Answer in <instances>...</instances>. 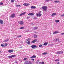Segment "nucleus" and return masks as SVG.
I'll use <instances>...</instances> for the list:
<instances>
[{
    "label": "nucleus",
    "mask_w": 64,
    "mask_h": 64,
    "mask_svg": "<svg viewBox=\"0 0 64 64\" xmlns=\"http://www.w3.org/2000/svg\"><path fill=\"white\" fill-rule=\"evenodd\" d=\"M60 64V62H58V63L57 64Z\"/></svg>",
    "instance_id": "55"
},
{
    "label": "nucleus",
    "mask_w": 64,
    "mask_h": 64,
    "mask_svg": "<svg viewBox=\"0 0 64 64\" xmlns=\"http://www.w3.org/2000/svg\"><path fill=\"white\" fill-rule=\"evenodd\" d=\"M38 63L39 64H44V62H42L41 63L40 62H38Z\"/></svg>",
    "instance_id": "13"
},
{
    "label": "nucleus",
    "mask_w": 64,
    "mask_h": 64,
    "mask_svg": "<svg viewBox=\"0 0 64 64\" xmlns=\"http://www.w3.org/2000/svg\"><path fill=\"white\" fill-rule=\"evenodd\" d=\"M20 6H20V5H16V7H20Z\"/></svg>",
    "instance_id": "23"
},
{
    "label": "nucleus",
    "mask_w": 64,
    "mask_h": 64,
    "mask_svg": "<svg viewBox=\"0 0 64 64\" xmlns=\"http://www.w3.org/2000/svg\"><path fill=\"white\" fill-rule=\"evenodd\" d=\"M13 50H10L8 51V52L9 53H12V52H13Z\"/></svg>",
    "instance_id": "6"
},
{
    "label": "nucleus",
    "mask_w": 64,
    "mask_h": 64,
    "mask_svg": "<svg viewBox=\"0 0 64 64\" xmlns=\"http://www.w3.org/2000/svg\"><path fill=\"white\" fill-rule=\"evenodd\" d=\"M37 36L35 35L34 36V38H37Z\"/></svg>",
    "instance_id": "25"
},
{
    "label": "nucleus",
    "mask_w": 64,
    "mask_h": 64,
    "mask_svg": "<svg viewBox=\"0 0 64 64\" xmlns=\"http://www.w3.org/2000/svg\"><path fill=\"white\" fill-rule=\"evenodd\" d=\"M32 62L31 61H30L29 62H28V64H32Z\"/></svg>",
    "instance_id": "20"
},
{
    "label": "nucleus",
    "mask_w": 64,
    "mask_h": 64,
    "mask_svg": "<svg viewBox=\"0 0 64 64\" xmlns=\"http://www.w3.org/2000/svg\"><path fill=\"white\" fill-rule=\"evenodd\" d=\"M57 33H58V32H54L53 33V34H57Z\"/></svg>",
    "instance_id": "39"
},
{
    "label": "nucleus",
    "mask_w": 64,
    "mask_h": 64,
    "mask_svg": "<svg viewBox=\"0 0 64 64\" xmlns=\"http://www.w3.org/2000/svg\"><path fill=\"white\" fill-rule=\"evenodd\" d=\"M24 64H26L25 63Z\"/></svg>",
    "instance_id": "62"
},
{
    "label": "nucleus",
    "mask_w": 64,
    "mask_h": 64,
    "mask_svg": "<svg viewBox=\"0 0 64 64\" xmlns=\"http://www.w3.org/2000/svg\"><path fill=\"white\" fill-rule=\"evenodd\" d=\"M18 23H19V24H20V25H23V24H24V22H22V21H20V22H18Z\"/></svg>",
    "instance_id": "3"
},
{
    "label": "nucleus",
    "mask_w": 64,
    "mask_h": 64,
    "mask_svg": "<svg viewBox=\"0 0 64 64\" xmlns=\"http://www.w3.org/2000/svg\"><path fill=\"white\" fill-rule=\"evenodd\" d=\"M41 11H40V13H41Z\"/></svg>",
    "instance_id": "60"
},
{
    "label": "nucleus",
    "mask_w": 64,
    "mask_h": 64,
    "mask_svg": "<svg viewBox=\"0 0 64 64\" xmlns=\"http://www.w3.org/2000/svg\"><path fill=\"white\" fill-rule=\"evenodd\" d=\"M33 19H37V18H33Z\"/></svg>",
    "instance_id": "51"
},
{
    "label": "nucleus",
    "mask_w": 64,
    "mask_h": 64,
    "mask_svg": "<svg viewBox=\"0 0 64 64\" xmlns=\"http://www.w3.org/2000/svg\"><path fill=\"white\" fill-rule=\"evenodd\" d=\"M28 15H29V16H31V13L28 14Z\"/></svg>",
    "instance_id": "41"
},
{
    "label": "nucleus",
    "mask_w": 64,
    "mask_h": 64,
    "mask_svg": "<svg viewBox=\"0 0 64 64\" xmlns=\"http://www.w3.org/2000/svg\"><path fill=\"white\" fill-rule=\"evenodd\" d=\"M14 17H15V14H13L11 15L10 17L12 18H14Z\"/></svg>",
    "instance_id": "7"
},
{
    "label": "nucleus",
    "mask_w": 64,
    "mask_h": 64,
    "mask_svg": "<svg viewBox=\"0 0 64 64\" xmlns=\"http://www.w3.org/2000/svg\"><path fill=\"white\" fill-rule=\"evenodd\" d=\"M47 54V52H45L42 53V55H46Z\"/></svg>",
    "instance_id": "15"
},
{
    "label": "nucleus",
    "mask_w": 64,
    "mask_h": 64,
    "mask_svg": "<svg viewBox=\"0 0 64 64\" xmlns=\"http://www.w3.org/2000/svg\"><path fill=\"white\" fill-rule=\"evenodd\" d=\"M56 15V13H52V14L51 16H52V17H53V16Z\"/></svg>",
    "instance_id": "12"
},
{
    "label": "nucleus",
    "mask_w": 64,
    "mask_h": 64,
    "mask_svg": "<svg viewBox=\"0 0 64 64\" xmlns=\"http://www.w3.org/2000/svg\"><path fill=\"white\" fill-rule=\"evenodd\" d=\"M20 48H22V46L20 47Z\"/></svg>",
    "instance_id": "56"
},
{
    "label": "nucleus",
    "mask_w": 64,
    "mask_h": 64,
    "mask_svg": "<svg viewBox=\"0 0 64 64\" xmlns=\"http://www.w3.org/2000/svg\"><path fill=\"white\" fill-rule=\"evenodd\" d=\"M32 57H33V58H36V57L34 55L32 56Z\"/></svg>",
    "instance_id": "31"
},
{
    "label": "nucleus",
    "mask_w": 64,
    "mask_h": 64,
    "mask_svg": "<svg viewBox=\"0 0 64 64\" xmlns=\"http://www.w3.org/2000/svg\"><path fill=\"white\" fill-rule=\"evenodd\" d=\"M30 44V41H28V45H29Z\"/></svg>",
    "instance_id": "27"
},
{
    "label": "nucleus",
    "mask_w": 64,
    "mask_h": 64,
    "mask_svg": "<svg viewBox=\"0 0 64 64\" xmlns=\"http://www.w3.org/2000/svg\"><path fill=\"white\" fill-rule=\"evenodd\" d=\"M42 14L40 13L39 14H36V16H38L39 17H40V16H41Z\"/></svg>",
    "instance_id": "5"
},
{
    "label": "nucleus",
    "mask_w": 64,
    "mask_h": 64,
    "mask_svg": "<svg viewBox=\"0 0 64 64\" xmlns=\"http://www.w3.org/2000/svg\"><path fill=\"white\" fill-rule=\"evenodd\" d=\"M42 46V44H40L39 46V47H41Z\"/></svg>",
    "instance_id": "34"
},
{
    "label": "nucleus",
    "mask_w": 64,
    "mask_h": 64,
    "mask_svg": "<svg viewBox=\"0 0 64 64\" xmlns=\"http://www.w3.org/2000/svg\"><path fill=\"white\" fill-rule=\"evenodd\" d=\"M50 45L51 46H53V44H51Z\"/></svg>",
    "instance_id": "50"
},
{
    "label": "nucleus",
    "mask_w": 64,
    "mask_h": 64,
    "mask_svg": "<svg viewBox=\"0 0 64 64\" xmlns=\"http://www.w3.org/2000/svg\"><path fill=\"white\" fill-rule=\"evenodd\" d=\"M26 60H27V58H25L24 59V61H26Z\"/></svg>",
    "instance_id": "30"
},
{
    "label": "nucleus",
    "mask_w": 64,
    "mask_h": 64,
    "mask_svg": "<svg viewBox=\"0 0 64 64\" xmlns=\"http://www.w3.org/2000/svg\"><path fill=\"white\" fill-rule=\"evenodd\" d=\"M45 0L46 2H48L49 1V0Z\"/></svg>",
    "instance_id": "44"
},
{
    "label": "nucleus",
    "mask_w": 64,
    "mask_h": 64,
    "mask_svg": "<svg viewBox=\"0 0 64 64\" xmlns=\"http://www.w3.org/2000/svg\"><path fill=\"white\" fill-rule=\"evenodd\" d=\"M23 5L24 6H28L30 5V4H29L24 3Z\"/></svg>",
    "instance_id": "8"
},
{
    "label": "nucleus",
    "mask_w": 64,
    "mask_h": 64,
    "mask_svg": "<svg viewBox=\"0 0 64 64\" xmlns=\"http://www.w3.org/2000/svg\"><path fill=\"white\" fill-rule=\"evenodd\" d=\"M55 61H59V59L56 60Z\"/></svg>",
    "instance_id": "35"
},
{
    "label": "nucleus",
    "mask_w": 64,
    "mask_h": 64,
    "mask_svg": "<svg viewBox=\"0 0 64 64\" xmlns=\"http://www.w3.org/2000/svg\"><path fill=\"white\" fill-rule=\"evenodd\" d=\"M15 63H17V62H15Z\"/></svg>",
    "instance_id": "57"
},
{
    "label": "nucleus",
    "mask_w": 64,
    "mask_h": 64,
    "mask_svg": "<svg viewBox=\"0 0 64 64\" xmlns=\"http://www.w3.org/2000/svg\"><path fill=\"white\" fill-rule=\"evenodd\" d=\"M4 42H7V40H4Z\"/></svg>",
    "instance_id": "46"
},
{
    "label": "nucleus",
    "mask_w": 64,
    "mask_h": 64,
    "mask_svg": "<svg viewBox=\"0 0 64 64\" xmlns=\"http://www.w3.org/2000/svg\"><path fill=\"white\" fill-rule=\"evenodd\" d=\"M1 46H2V47H5L4 44H1Z\"/></svg>",
    "instance_id": "17"
},
{
    "label": "nucleus",
    "mask_w": 64,
    "mask_h": 64,
    "mask_svg": "<svg viewBox=\"0 0 64 64\" xmlns=\"http://www.w3.org/2000/svg\"><path fill=\"white\" fill-rule=\"evenodd\" d=\"M54 32H59L58 31H56Z\"/></svg>",
    "instance_id": "47"
},
{
    "label": "nucleus",
    "mask_w": 64,
    "mask_h": 64,
    "mask_svg": "<svg viewBox=\"0 0 64 64\" xmlns=\"http://www.w3.org/2000/svg\"><path fill=\"white\" fill-rule=\"evenodd\" d=\"M31 16H33L34 15V14L33 13H30Z\"/></svg>",
    "instance_id": "21"
},
{
    "label": "nucleus",
    "mask_w": 64,
    "mask_h": 64,
    "mask_svg": "<svg viewBox=\"0 0 64 64\" xmlns=\"http://www.w3.org/2000/svg\"><path fill=\"white\" fill-rule=\"evenodd\" d=\"M42 8L43 10V12H47V7L46 6H43L42 7Z\"/></svg>",
    "instance_id": "1"
},
{
    "label": "nucleus",
    "mask_w": 64,
    "mask_h": 64,
    "mask_svg": "<svg viewBox=\"0 0 64 64\" xmlns=\"http://www.w3.org/2000/svg\"><path fill=\"white\" fill-rule=\"evenodd\" d=\"M31 25H33V24L32 23L31 24Z\"/></svg>",
    "instance_id": "53"
},
{
    "label": "nucleus",
    "mask_w": 64,
    "mask_h": 64,
    "mask_svg": "<svg viewBox=\"0 0 64 64\" xmlns=\"http://www.w3.org/2000/svg\"><path fill=\"white\" fill-rule=\"evenodd\" d=\"M14 1H15V0H11V2L12 3H13V2H14Z\"/></svg>",
    "instance_id": "24"
},
{
    "label": "nucleus",
    "mask_w": 64,
    "mask_h": 64,
    "mask_svg": "<svg viewBox=\"0 0 64 64\" xmlns=\"http://www.w3.org/2000/svg\"><path fill=\"white\" fill-rule=\"evenodd\" d=\"M37 28H38V27H34L33 28V29H34V30H35V29H37Z\"/></svg>",
    "instance_id": "14"
},
{
    "label": "nucleus",
    "mask_w": 64,
    "mask_h": 64,
    "mask_svg": "<svg viewBox=\"0 0 64 64\" xmlns=\"http://www.w3.org/2000/svg\"><path fill=\"white\" fill-rule=\"evenodd\" d=\"M61 17H64V14H62L61 15Z\"/></svg>",
    "instance_id": "37"
},
{
    "label": "nucleus",
    "mask_w": 64,
    "mask_h": 64,
    "mask_svg": "<svg viewBox=\"0 0 64 64\" xmlns=\"http://www.w3.org/2000/svg\"><path fill=\"white\" fill-rule=\"evenodd\" d=\"M3 21L2 20L0 19V24H3Z\"/></svg>",
    "instance_id": "11"
},
{
    "label": "nucleus",
    "mask_w": 64,
    "mask_h": 64,
    "mask_svg": "<svg viewBox=\"0 0 64 64\" xmlns=\"http://www.w3.org/2000/svg\"><path fill=\"white\" fill-rule=\"evenodd\" d=\"M36 8V7L35 6H32L31 7V9H35Z\"/></svg>",
    "instance_id": "10"
},
{
    "label": "nucleus",
    "mask_w": 64,
    "mask_h": 64,
    "mask_svg": "<svg viewBox=\"0 0 64 64\" xmlns=\"http://www.w3.org/2000/svg\"><path fill=\"white\" fill-rule=\"evenodd\" d=\"M30 58H31V59H32V58H33V57L32 56L30 57Z\"/></svg>",
    "instance_id": "49"
},
{
    "label": "nucleus",
    "mask_w": 64,
    "mask_h": 64,
    "mask_svg": "<svg viewBox=\"0 0 64 64\" xmlns=\"http://www.w3.org/2000/svg\"><path fill=\"white\" fill-rule=\"evenodd\" d=\"M30 18V17H27V19H29Z\"/></svg>",
    "instance_id": "48"
},
{
    "label": "nucleus",
    "mask_w": 64,
    "mask_h": 64,
    "mask_svg": "<svg viewBox=\"0 0 64 64\" xmlns=\"http://www.w3.org/2000/svg\"><path fill=\"white\" fill-rule=\"evenodd\" d=\"M55 22L56 23H58L59 22V20H55Z\"/></svg>",
    "instance_id": "18"
},
{
    "label": "nucleus",
    "mask_w": 64,
    "mask_h": 64,
    "mask_svg": "<svg viewBox=\"0 0 64 64\" xmlns=\"http://www.w3.org/2000/svg\"><path fill=\"white\" fill-rule=\"evenodd\" d=\"M50 0V1H52V0H49V1Z\"/></svg>",
    "instance_id": "58"
},
{
    "label": "nucleus",
    "mask_w": 64,
    "mask_h": 64,
    "mask_svg": "<svg viewBox=\"0 0 64 64\" xmlns=\"http://www.w3.org/2000/svg\"><path fill=\"white\" fill-rule=\"evenodd\" d=\"M28 39L29 40V38H28Z\"/></svg>",
    "instance_id": "63"
},
{
    "label": "nucleus",
    "mask_w": 64,
    "mask_h": 64,
    "mask_svg": "<svg viewBox=\"0 0 64 64\" xmlns=\"http://www.w3.org/2000/svg\"><path fill=\"white\" fill-rule=\"evenodd\" d=\"M6 40L7 41H7H8L9 40V39L8 38Z\"/></svg>",
    "instance_id": "42"
},
{
    "label": "nucleus",
    "mask_w": 64,
    "mask_h": 64,
    "mask_svg": "<svg viewBox=\"0 0 64 64\" xmlns=\"http://www.w3.org/2000/svg\"><path fill=\"white\" fill-rule=\"evenodd\" d=\"M3 2H0V5H3Z\"/></svg>",
    "instance_id": "29"
},
{
    "label": "nucleus",
    "mask_w": 64,
    "mask_h": 64,
    "mask_svg": "<svg viewBox=\"0 0 64 64\" xmlns=\"http://www.w3.org/2000/svg\"><path fill=\"white\" fill-rule=\"evenodd\" d=\"M22 36H18V37L19 38H20V37H21Z\"/></svg>",
    "instance_id": "45"
},
{
    "label": "nucleus",
    "mask_w": 64,
    "mask_h": 64,
    "mask_svg": "<svg viewBox=\"0 0 64 64\" xmlns=\"http://www.w3.org/2000/svg\"><path fill=\"white\" fill-rule=\"evenodd\" d=\"M25 63L26 64H28V62H25Z\"/></svg>",
    "instance_id": "38"
},
{
    "label": "nucleus",
    "mask_w": 64,
    "mask_h": 64,
    "mask_svg": "<svg viewBox=\"0 0 64 64\" xmlns=\"http://www.w3.org/2000/svg\"><path fill=\"white\" fill-rule=\"evenodd\" d=\"M12 56H8V58H12Z\"/></svg>",
    "instance_id": "28"
},
{
    "label": "nucleus",
    "mask_w": 64,
    "mask_h": 64,
    "mask_svg": "<svg viewBox=\"0 0 64 64\" xmlns=\"http://www.w3.org/2000/svg\"><path fill=\"white\" fill-rule=\"evenodd\" d=\"M56 41H59V39L56 38Z\"/></svg>",
    "instance_id": "40"
},
{
    "label": "nucleus",
    "mask_w": 64,
    "mask_h": 64,
    "mask_svg": "<svg viewBox=\"0 0 64 64\" xmlns=\"http://www.w3.org/2000/svg\"><path fill=\"white\" fill-rule=\"evenodd\" d=\"M26 14V12H24L23 13H22L20 14V16H22V15H24L25 14Z\"/></svg>",
    "instance_id": "9"
},
{
    "label": "nucleus",
    "mask_w": 64,
    "mask_h": 64,
    "mask_svg": "<svg viewBox=\"0 0 64 64\" xmlns=\"http://www.w3.org/2000/svg\"><path fill=\"white\" fill-rule=\"evenodd\" d=\"M7 45H8V44H5V47H6V46H7Z\"/></svg>",
    "instance_id": "36"
},
{
    "label": "nucleus",
    "mask_w": 64,
    "mask_h": 64,
    "mask_svg": "<svg viewBox=\"0 0 64 64\" xmlns=\"http://www.w3.org/2000/svg\"><path fill=\"white\" fill-rule=\"evenodd\" d=\"M32 61H34V59H32Z\"/></svg>",
    "instance_id": "52"
},
{
    "label": "nucleus",
    "mask_w": 64,
    "mask_h": 64,
    "mask_svg": "<svg viewBox=\"0 0 64 64\" xmlns=\"http://www.w3.org/2000/svg\"><path fill=\"white\" fill-rule=\"evenodd\" d=\"M50 34L51 35V33H50Z\"/></svg>",
    "instance_id": "61"
},
{
    "label": "nucleus",
    "mask_w": 64,
    "mask_h": 64,
    "mask_svg": "<svg viewBox=\"0 0 64 64\" xmlns=\"http://www.w3.org/2000/svg\"><path fill=\"white\" fill-rule=\"evenodd\" d=\"M56 54H60V52L58 51L56 52Z\"/></svg>",
    "instance_id": "19"
},
{
    "label": "nucleus",
    "mask_w": 64,
    "mask_h": 64,
    "mask_svg": "<svg viewBox=\"0 0 64 64\" xmlns=\"http://www.w3.org/2000/svg\"><path fill=\"white\" fill-rule=\"evenodd\" d=\"M59 2V1L58 0H56V1H54V2H56V3H58V2Z\"/></svg>",
    "instance_id": "22"
},
{
    "label": "nucleus",
    "mask_w": 64,
    "mask_h": 64,
    "mask_svg": "<svg viewBox=\"0 0 64 64\" xmlns=\"http://www.w3.org/2000/svg\"><path fill=\"white\" fill-rule=\"evenodd\" d=\"M1 53V52L0 51V54Z\"/></svg>",
    "instance_id": "59"
},
{
    "label": "nucleus",
    "mask_w": 64,
    "mask_h": 64,
    "mask_svg": "<svg viewBox=\"0 0 64 64\" xmlns=\"http://www.w3.org/2000/svg\"><path fill=\"white\" fill-rule=\"evenodd\" d=\"M60 34L62 35H64V32L62 33V34Z\"/></svg>",
    "instance_id": "43"
},
{
    "label": "nucleus",
    "mask_w": 64,
    "mask_h": 64,
    "mask_svg": "<svg viewBox=\"0 0 64 64\" xmlns=\"http://www.w3.org/2000/svg\"><path fill=\"white\" fill-rule=\"evenodd\" d=\"M16 38H19V36H17L16 37Z\"/></svg>",
    "instance_id": "54"
},
{
    "label": "nucleus",
    "mask_w": 64,
    "mask_h": 64,
    "mask_svg": "<svg viewBox=\"0 0 64 64\" xmlns=\"http://www.w3.org/2000/svg\"><path fill=\"white\" fill-rule=\"evenodd\" d=\"M30 47L32 48V49L36 48H37V46H36V45H33L31 46Z\"/></svg>",
    "instance_id": "2"
},
{
    "label": "nucleus",
    "mask_w": 64,
    "mask_h": 64,
    "mask_svg": "<svg viewBox=\"0 0 64 64\" xmlns=\"http://www.w3.org/2000/svg\"><path fill=\"white\" fill-rule=\"evenodd\" d=\"M37 41V40H34L32 41V43H35V42H36Z\"/></svg>",
    "instance_id": "4"
},
{
    "label": "nucleus",
    "mask_w": 64,
    "mask_h": 64,
    "mask_svg": "<svg viewBox=\"0 0 64 64\" xmlns=\"http://www.w3.org/2000/svg\"><path fill=\"white\" fill-rule=\"evenodd\" d=\"M24 27H22L20 28V29H24Z\"/></svg>",
    "instance_id": "26"
},
{
    "label": "nucleus",
    "mask_w": 64,
    "mask_h": 64,
    "mask_svg": "<svg viewBox=\"0 0 64 64\" xmlns=\"http://www.w3.org/2000/svg\"><path fill=\"white\" fill-rule=\"evenodd\" d=\"M12 57H16V55H12Z\"/></svg>",
    "instance_id": "33"
},
{
    "label": "nucleus",
    "mask_w": 64,
    "mask_h": 64,
    "mask_svg": "<svg viewBox=\"0 0 64 64\" xmlns=\"http://www.w3.org/2000/svg\"><path fill=\"white\" fill-rule=\"evenodd\" d=\"M63 53V51H62V52L60 51V54H62V53Z\"/></svg>",
    "instance_id": "32"
},
{
    "label": "nucleus",
    "mask_w": 64,
    "mask_h": 64,
    "mask_svg": "<svg viewBox=\"0 0 64 64\" xmlns=\"http://www.w3.org/2000/svg\"><path fill=\"white\" fill-rule=\"evenodd\" d=\"M48 44V42H46L44 43V45H47Z\"/></svg>",
    "instance_id": "16"
}]
</instances>
